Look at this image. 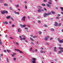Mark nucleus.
<instances>
[{"label":"nucleus","instance_id":"obj_1","mask_svg":"<svg viewBox=\"0 0 63 63\" xmlns=\"http://www.w3.org/2000/svg\"><path fill=\"white\" fill-rule=\"evenodd\" d=\"M33 61L32 62L33 63H36L35 60H36V59L35 58H33L32 59Z\"/></svg>","mask_w":63,"mask_h":63},{"label":"nucleus","instance_id":"obj_2","mask_svg":"<svg viewBox=\"0 0 63 63\" xmlns=\"http://www.w3.org/2000/svg\"><path fill=\"white\" fill-rule=\"evenodd\" d=\"M15 49V50H16V51H19L20 53H23V52L19 50V49Z\"/></svg>","mask_w":63,"mask_h":63},{"label":"nucleus","instance_id":"obj_3","mask_svg":"<svg viewBox=\"0 0 63 63\" xmlns=\"http://www.w3.org/2000/svg\"><path fill=\"white\" fill-rule=\"evenodd\" d=\"M20 26H21V27L22 28V27H25V26H26V25H22L21 24H20Z\"/></svg>","mask_w":63,"mask_h":63},{"label":"nucleus","instance_id":"obj_4","mask_svg":"<svg viewBox=\"0 0 63 63\" xmlns=\"http://www.w3.org/2000/svg\"><path fill=\"white\" fill-rule=\"evenodd\" d=\"M47 13H44V17H47Z\"/></svg>","mask_w":63,"mask_h":63},{"label":"nucleus","instance_id":"obj_5","mask_svg":"<svg viewBox=\"0 0 63 63\" xmlns=\"http://www.w3.org/2000/svg\"><path fill=\"white\" fill-rule=\"evenodd\" d=\"M55 23L54 25L55 26H57V25H58V24L56 22H55Z\"/></svg>","mask_w":63,"mask_h":63},{"label":"nucleus","instance_id":"obj_6","mask_svg":"<svg viewBox=\"0 0 63 63\" xmlns=\"http://www.w3.org/2000/svg\"><path fill=\"white\" fill-rule=\"evenodd\" d=\"M14 13L15 14H17L18 15L19 14V13L17 12H16L15 11H14Z\"/></svg>","mask_w":63,"mask_h":63},{"label":"nucleus","instance_id":"obj_7","mask_svg":"<svg viewBox=\"0 0 63 63\" xmlns=\"http://www.w3.org/2000/svg\"><path fill=\"white\" fill-rule=\"evenodd\" d=\"M25 17L23 16L21 19L22 21V20H23L25 19Z\"/></svg>","mask_w":63,"mask_h":63},{"label":"nucleus","instance_id":"obj_8","mask_svg":"<svg viewBox=\"0 0 63 63\" xmlns=\"http://www.w3.org/2000/svg\"><path fill=\"white\" fill-rule=\"evenodd\" d=\"M25 39L26 38H23L20 39V40H23V41H25Z\"/></svg>","mask_w":63,"mask_h":63},{"label":"nucleus","instance_id":"obj_9","mask_svg":"<svg viewBox=\"0 0 63 63\" xmlns=\"http://www.w3.org/2000/svg\"><path fill=\"white\" fill-rule=\"evenodd\" d=\"M3 23L4 24H5H5H8V22L6 21L3 22Z\"/></svg>","mask_w":63,"mask_h":63},{"label":"nucleus","instance_id":"obj_10","mask_svg":"<svg viewBox=\"0 0 63 63\" xmlns=\"http://www.w3.org/2000/svg\"><path fill=\"white\" fill-rule=\"evenodd\" d=\"M59 42V43H63V39L62 40H60Z\"/></svg>","mask_w":63,"mask_h":63},{"label":"nucleus","instance_id":"obj_11","mask_svg":"<svg viewBox=\"0 0 63 63\" xmlns=\"http://www.w3.org/2000/svg\"><path fill=\"white\" fill-rule=\"evenodd\" d=\"M1 14H5V11H1Z\"/></svg>","mask_w":63,"mask_h":63},{"label":"nucleus","instance_id":"obj_12","mask_svg":"<svg viewBox=\"0 0 63 63\" xmlns=\"http://www.w3.org/2000/svg\"><path fill=\"white\" fill-rule=\"evenodd\" d=\"M15 6L16 8H18L19 7V4H17V5H16Z\"/></svg>","mask_w":63,"mask_h":63},{"label":"nucleus","instance_id":"obj_13","mask_svg":"<svg viewBox=\"0 0 63 63\" xmlns=\"http://www.w3.org/2000/svg\"><path fill=\"white\" fill-rule=\"evenodd\" d=\"M51 12L52 14H53V15H54V14H55V12H53V11H52Z\"/></svg>","mask_w":63,"mask_h":63},{"label":"nucleus","instance_id":"obj_14","mask_svg":"<svg viewBox=\"0 0 63 63\" xmlns=\"http://www.w3.org/2000/svg\"><path fill=\"white\" fill-rule=\"evenodd\" d=\"M46 5L47 7H50V5L48 4H47Z\"/></svg>","mask_w":63,"mask_h":63},{"label":"nucleus","instance_id":"obj_15","mask_svg":"<svg viewBox=\"0 0 63 63\" xmlns=\"http://www.w3.org/2000/svg\"><path fill=\"white\" fill-rule=\"evenodd\" d=\"M37 7L38 8H39V9H42V7L40 6H38Z\"/></svg>","mask_w":63,"mask_h":63},{"label":"nucleus","instance_id":"obj_16","mask_svg":"<svg viewBox=\"0 0 63 63\" xmlns=\"http://www.w3.org/2000/svg\"><path fill=\"white\" fill-rule=\"evenodd\" d=\"M30 39L31 40V41H34V40H33V38L31 37H30Z\"/></svg>","mask_w":63,"mask_h":63},{"label":"nucleus","instance_id":"obj_17","mask_svg":"<svg viewBox=\"0 0 63 63\" xmlns=\"http://www.w3.org/2000/svg\"><path fill=\"white\" fill-rule=\"evenodd\" d=\"M51 15V13H47V16H48V15Z\"/></svg>","mask_w":63,"mask_h":63},{"label":"nucleus","instance_id":"obj_18","mask_svg":"<svg viewBox=\"0 0 63 63\" xmlns=\"http://www.w3.org/2000/svg\"><path fill=\"white\" fill-rule=\"evenodd\" d=\"M10 16L6 17L8 19H10Z\"/></svg>","mask_w":63,"mask_h":63},{"label":"nucleus","instance_id":"obj_19","mask_svg":"<svg viewBox=\"0 0 63 63\" xmlns=\"http://www.w3.org/2000/svg\"><path fill=\"white\" fill-rule=\"evenodd\" d=\"M48 39V38H47V37H46L45 38V40H46V41H47V39Z\"/></svg>","mask_w":63,"mask_h":63},{"label":"nucleus","instance_id":"obj_20","mask_svg":"<svg viewBox=\"0 0 63 63\" xmlns=\"http://www.w3.org/2000/svg\"><path fill=\"white\" fill-rule=\"evenodd\" d=\"M42 32H41V31H39L38 32V33L40 34V35H41V34H42Z\"/></svg>","mask_w":63,"mask_h":63},{"label":"nucleus","instance_id":"obj_21","mask_svg":"<svg viewBox=\"0 0 63 63\" xmlns=\"http://www.w3.org/2000/svg\"><path fill=\"white\" fill-rule=\"evenodd\" d=\"M21 31V30H20V29H18V32H20V31Z\"/></svg>","mask_w":63,"mask_h":63},{"label":"nucleus","instance_id":"obj_22","mask_svg":"<svg viewBox=\"0 0 63 63\" xmlns=\"http://www.w3.org/2000/svg\"><path fill=\"white\" fill-rule=\"evenodd\" d=\"M51 30L52 31H54V29H53L51 28Z\"/></svg>","mask_w":63,"mask_h":63},{"label":"nucleus","instance_id":"obj_23","mask_svg":"<svg viewBox=\"0 0 63 63\" xmlns=\"http://www.w3.org/2000/svg\"><path fill=\"white\" fill-rule=\"evenodd\" d=\"M43 9L44 10V11H46H46H47V9H46V8L45 7H44L43 8Z\"/></svg>","mask_w":63,"mask_h":63},{"label":"nucleus","instance_id":"obj_24","mask_svg":"<svg viewBox=\"0 0 63 63\" xmlns=\"http://www.w3.org/2000/svg\"><path fill=\"white\" fill-rule=\"evenodd\" d=\"M57 40L59 42V41H60V39L59 38H57Z\"/></svg>","mask_w":63,"mask_h":63},{"label":"nucleus","instance_id":"obj_25","mask_svg":"<svg viewBox=\"0 0 63 63\" xmlns=\"http://www.w3.org/2000/svg\"><path fill=\"white\" fill-rule=\"evenodd\" d=\"M42 5L43 6H46V4L44 3L42 4Z\"/></svg>","mask_w":63,"mask_h":63},{"label":"nucleus","instance_id":"obj_26","mask_svg":"<svg viewBox=\"0 0 63 63\" xmlns=\"http://www.w3.org/2000/svg\"><path fill=\"white\" fill-rule=\"evenodd\" d=\"M4 13L5 14V13H6V14H8V11H4Z\"/></svg>","mask_w":63,"mask_h":63},{"label":"nucleus","instance_id":"obj_27","mask_svg":"<svg viewBox=\"0 0 63 63\" xmlns=\"http://www.w3.org/2000/svg\"><path fill=\"white\" fill-rule=\"evenodd\" d=\"M44 27H47V26L46 25H44Z\"/></svg>","mask_w":63,"mask_h":63},{"label":"nucleus","instance_id":"obj_28","mask_svg":"<svg viewBox=\"0 0 63 63\" xmlns=\"http://www.w3.org/2000/svg\"><path fill=\"white\" fill-rule=\"evenodd\" d=\"M7 51L8 52H11V50H9L8 49L7 50Z\"/></svg>","mask_w":63,"mask_h":63},{"label":"nucleus","instance_id":"obj_29","mask_svg":"<svg viewBox=\"0 0 63 63\" xmlns=\"http://www.w3.org/2000/svg\"><path fill=\"white\" fill-rule=\"evenodd\" d=\"M37 11L38 12H39V13H40V12H41V10H38Z\"/></svg>","mask_w":63,"mask_h":63},{"label":"nucleus","instance_id":"obj_30","mask_svg":"<svg viewBox=\"0 0 63 63\" xmlns=\"http://www.w3.org/2000/svg\"><path fill=\"white\" fill-rule=\"evenodd\" d=\"M12 27H15V25L14 24L12 25Z\"/></svg>","mask_w":63,"mask_h":63},{"label":"nucleus","instance_id":"obj_31","mask_svg":"<svg viewBox=\"0 0 63 63\" xmlns=\"http://www.w3.org/2000/svg\"><path fill=\"white\" fill-rule=\"evenodd\" d=\"M30 50L32 51V48H31L30 49Z\"/></svg>","mask_w":63,"mask_h":63},{"label":"nucleus","instance_id":"obj_32","mask_svg":"<svg viewBox=\"0 0 63 63\" xmlns=\"http://www.w3.org/2000/svg\"><path fill=\"white\" fill-rule=\"evenodd\" d=\"M48 4H49V5H51V4H52V3H51L50 2H48Z\"/></svg>","mask_w":63,"mask_h":63},{"label":"nucleus","instance_id":"obj_33","mask_svg":"<svg viewBox=\"0 0 63 63\" xmlns=\"http://www.w3.org/2000/svg\"><path fill=\"white\" fill-rule=\"evenodd\" d=\"M25 30H28V28L26 27L25 28Z\"/></svg>","mask_w":63,"mask_h":63},{"label":"nucleus","instance_id":"obj_34","mask_svg":"<svg viewBox=\"0 0 63 63\" xmlns=\"http://www.w3.org/2000/svg\"><path fill=\"white\" fill-rule=\"evenodd\" d=\"M38 23H40L41 22V21L38 20Z\"/></svg>","mask_w":63,"mask_h":63},{"label":"nucleus","instance_id":"obj_35","mask_svg":"<svg viewBox=\"0 0 63 63\" xmlns=\"http://www.w3.org/2000/svg\"><path fill=\"white\" fill-rule=\"evenodd\" d=\"M10 19H11V20H12L13 21H14V19H13V18L11 17L10 18Z\"/></svg>","mask_w":63,"mask_h":63},{"label":"nucleus","instance_id":"obj_36","mask_svg":"<svg viewBox=\"0 0 63 63\" xmlns=\"http://www.w3.org/2000/svg\"><path fill=\"white\" fill-rule=\"evenodd\" d=\"M59 49H63V48H62L61 47H59Z\"/></svg>","mask_w":63,"mask_h":63},{"label":"nucleus","instance_id":"obj_37","mask_svg":"<svg viewBox=\"0 0 63 63\" xmlns=\"http://www.w3.org/2000/svg\"><path fill=\"white\" fill-rule=\"evenodd\" d=\"M4 5L5 6H8V5L6 3H5L4 4Z\"/></svg>","mask_w":63,"mask_h":63},{"label":"nucleus","instance_id":"obj_38","mask_svg":"<svg viewBox=\"0 0 63 63\" xmlns=\"http://www.w3.org/2000/svg\"><path fill=\"white\" fill-rule=\"evenodd\" d=\"M37 37V36H34L33 37V38H35Z\"/></svg>","mask_w":63,"mask_h":63},{"label":"nucleus","instance_id":"obj_39","mask_svg":"<svg viewBox=\"0 0 63 63\" xmlns=\"http://www.w3.org/2000/svg\"><path fill=\"white\" fill-rule=\"evenodd\" d=\"M26 26H27V27H29V28H30V26H29L28 25H27Z\"/></svg>","mask_w":63,"mask_h":63},{"label":"nucleus","instance_id":"obj_40","mask_svg":"<svg viewBox=\"0 0 63 63\" xmlns=\"http://www.w3.org/2000/svg\"><path fill=\"white\" fill-rule=\"evenodd\" d=\"M58 25L59 26H61V23H60Z\"/></svg>","mask_w":63,"mask_h":63},{"label":"nucleus","instance_id":"obj_41","mask_svg":"<svg viewBox=\"0 0 63 63\" xmlns=\"http://www.w3.org/2000/svg\"><path fill=\"white\" fill-rule=\"evenodd\" d=\"M59 17H57L56 18V19H59Z\"/></svg>","mask_w":63,"mask_h":63},{"label":"nucleus","instance_id":"obj_42","mask_svg":"<svg viewBox=\"0 0 63 63\" xmlns=\"http://www.w3.org/2000/svg\"><path fill=\"white\" fill-rule=\"evenodd\" d=\"M10 10H12V11H13V9H12V8L11 7H10Z\"/></svg>","mask_w":63,"mask_h":63},{"label":"nucleus","instance_id":"obj_43","mask_svg":"<svg viewBox=\"0 0 63 63\" xmlns=\"http://www.w3.org/2000/svg\"><path fill=\"white\" fill-rule=\"evenodd\" d=\"M60 9H61V10H63V7H60Z\"/></svg>","mask_w":63,"mask_h":63},{"label":"nucleus","instance_id":"obj_44","mask_svg":"<svg viewBox=\"0 0 63 63\" xmlns=\"http://www.w3.org/2000/svg\"><path fill=\"white\" fill-rule=\"evenodd\" d=\"M60 51H61V52H63V50L61 49L60 50Z\"/></svg>","mask_w":63,"mask_h":63},{"label":"nucleus","instance_id":"obj_45","mask_svg":"<svg viewBox=\"0 0 63 63\" xmlns=\"http://www.w3.org/2000/svg\"><path fill=\"white\" fill-rule=\"evenodd\" d=\"M46 44L47 46H49V44H48V43H46Z\"/></svg>","mask_w":63,"mask_h":63},{"label":"nucleus","instance_id":"obj_46","mask_svg":"<svg viewBox=\"0 0 63 63\" xmlns=\"http://www.w3.org/2000/svg\"><path fill=\"white\" fill-rule=\"evenodd\" d=\"M0 3H3V0L0 1Z\"/></svg>","mask_w":63,"mask_h":63},{"label":"nucleus","instance_id":"obj_47","mask_svg":"<svg viewBox=\"0 0 63 63\" xmlns=\"http://www.w3.org/2000/svg\"><path fill=\"white\" fill-rule=\"evenodd\" d=\"M40 52L41 53H43V50H41Z\"/></svg>","mask_w":63,"mask_h":63},{"label":"nucleus","instance_id":"obj_48","mask_svg":"<svg viewBox=\"0 0 63 63\" xmlns=\"http://www.w3.org/2000/svg\"><path fill=\"white\" fill-rule=\"evenodd\" d=\"M25 8L26 9H27V6L25 5Z\"/></svg>","mask_w":63,"mask_h":63},{"label":"nucleus","instance_id":"obj_49","mask_svg":"<svg viewBox=\"0 0 63 63\" xmlns=\"http://www.w3.org/2000/svg\"><path fill=\"white\" fill-rule=\"evenodd\" d=\"M13 59L14 61H15V60H16V58H14Z\"/></svg>","mask_w":63,"mask_h":63},{"label":"nucleus","instance_id":"obj_50","mask_svg":"<svg viewBox=\"0 0 63 63\" xmlns=\"http://www.w3.org/2000/svg\"><path fill=\"white\" fill-rule=\"evenodd\" d=\"M0 45H2V43L1 42H0Z\"/></svg>","mask_w":63,"mask_h":63},{"label":"nucleus","instance_id":"obj_51","mask_svg":"<svg viewBox=\"0 0 63 63\" xmlns=\"http://www.w3.org/2000/svg\"><path fill=\"white\" fill-rule=\"evenodd\" d=\"M0 55L1 56H3V54H0Z\"/></svg>","mask_w":63,"mask_h":63},{"label":"nucleus","instance_id":"obj_52","mask_svg":"<svg viewBox=\"0 0 63 63\" xmlns=\"http://www.w3.org/2000/svg\"><path fill=\"white\" fill-rule=\"evenodd\" d=\"M57 10H58V8L57 7H56L55 8Z\"/></svg>","mask_w":63,"mask_h":63},{"label":"nucleus","instance_id":"obj_53","mask_svg":"<svg viewBox=\"0 0 63 63\" xmlns=\"http://www.w3.org/2000/svg\"><path fill=\"white\" fill-rule=\"evenodd\" d=\"M25 41L26 43H28V41H27V40H25Z\"/></svg>","mask_w":63,"mask_h":63},{"label":"nucleus","instance_id":"obj_54","mask_svg":"<svg viewBox=\"0 0 63 63\" xmlns=\"http://www.w3.org/2000/svg\"><path fill=\"white\" fill-rule=\"evenodd\" d=\"M35 51L36 52H37V51H38V50H37V49H35Z\"/></svg>","mask_w":63,"mask_h":63},{"label":"nucleus","instance_id":"obj_55","mask_svg":"<svg viewBox=\"0 0 63 63\" xmlns=\"http://www.w3.org/2000/svg\"><path fill=\"white\" fill-rule=\"evenodd\" d=\"M31 44H32V45H34V43L33 42H31Z\"/></svg>","mask_w":63,"mask_h":63},{"label":"nucleus","instance_id":"obj_56","mask_svg":"<svg viewBox=\"0 0 63 63\" xmlns=\"http://www.w3.org/2000/svg\"><path fill=\"white\" fill-rule=\"evenodd\" d=\"M7 61L8 62H9V60H8V59H7Z\"/></svg>","mask_w":63,"mask_h":63},{"label":"nucleus","instance_id":"obj_57","mask_svg":"<svg viewBox=\"0 0 63 63\" xmlns=\"http://www.w3.org/2000/svg\"><path fill=\"white\" fill-rule=\"evenodd\" d=\"M52 39H53V38L52 37L50 38V40H52Z\"/></svg>","mask_w":63,"mask_h":63},{"label":"nucleus","instance_id":"obj_58","mask_svg":"<svg viewBox=\"0 0 63 63\" xmlns=\"http://www.w3.org/2000/svg\"><path fill=\"white\" fill-rule=\"evenodd\" d=\"M54 51H55V52H56V51H57V50H56V49H54Z\"/></svg>","mask_w":63,"mask_h":63},{"label":"nucleus","instance_id":"obj_59","mask_svg":"<svg viewBox=\"0 0 63 63\" xmlns=\"http://www.w3.org/2000/svg\"><path fill=\"white\" fill-rule=\"evenodd\" d=\"M31 37H33V35H31Z\"/></svg>","mask_w":63,"mask_h":63},{"label":"nucleus","instance_id":"obj_60","mask_svg":"<svg viewBox=\"0 0 63 63\" xmlns=\"http://www.w3.org/2000/svg\"><path fill=\"white\" fill-rule=\"evenodd\" d=\"M57 15L58 16H60V14H58Z\"/></svg>","mask_w":63,"mask_h":63},{"label":"nucleus","instance_id":"obj_61","mask_svg":"<svg viewBox=\"0 0 63 63\" xmlns=\"http://www.w3.org/2000/svg\"><path fill=\"white\" fill-rule=\"evenodd\" d=\"M28 19H29L30 18V17H29V16H28Z\"/></svg>","mask_w":63,"mask_h":63},{"label":"nucleus","instance_id":"obj_62","mask_svg":"<svg viewBox=\"0 0 63 63\" xmlns=\"http://www.w3.org/2000/svg\"><path fill=\"white\" fill-rule=\"evenodd\" d=\"M54 48L55 49H56V47H54Z\"/></svg>","mask_w":63,"mask_h":63},{"label":"nucleus","instance_id":"obj_63","mask_svg":"<svg viewBox=\"0 0 63 63\" xmlns=\"http://www.w3.org/2000/svg\"><path fill=\"white\" fill-rule=\"evenodd\" d=\"M19 38H21V39H22V37H21V36H19Z\"/></svg>","mask_w":63,"mask_h":63},{"label":"nucleus","instance_id":"obj_64","mask_svg":"<svg viewBox=\"0 0 63 63\" xmlns=\"http://www.w3.org/2000/svg\"><path fill=\"white\" fill-rule=\"evenodd\" d=\"M41 49H42V50H43V47H41Z\"/></svg>","mask_w":63,"mask_h":63}]
</instances>
